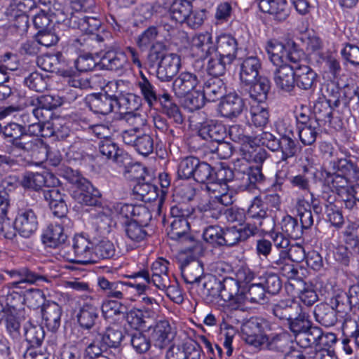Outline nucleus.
Returning a JSON list of instances; mask_svg holds the SVG:
<instances>
[{"label":"nucleus","instance_id":"f257e3e1","mask_svg":"<svg viewBox=\"0 0 359 359\" xmlns=\"http://www.w3.org/2000/svg\"><path fill=\"white\" fill-rule=\"evenodd\" d=\"M33 24L39 31L51 27L52 24H57L79 29L81 32L87 34H93L101 26V22L97 18H86L81 15H72L67 18V14L58 1H55L48 11H37L33 15Z\"/></svg>","mask_w":359,"mask_h":359},{"label":"nucleus","instance_id":"f03ea898","mask_svg":"<svg viewBox=\"0 0 359 359\" xmlns=\"http://www.w3.org/2000/svg\"><path fill=\"white\" fill-rule=\"evenodd\" d=\"M238 174L231 169L220 167L213 174L215 180L205 185V190L209 197L208 203L201 204L199 208L205 212H210V215L217 218L222 210L223 205L232 203V196L229 192L228 182L233 180Z\"/></svg>","mask_w":359,"mask_h":359},{"label":"nucleus","instance_id":"7ed1b4c3","mask_svg":"<svg viewBox=\"0 0 359 359\" xmlns=\"http://www.w3.org/2000/svg\"><path fill=\"white\" fill-rule=\"evenodd\" d=\"M254 273L246 267H242L236 273V278H225L222 282L215 281L219 289V296L233 309L241 307L248 301L244 291L247 285L256 281Z\"/></svg>","mask_w":359,"mask_h":359},{"label":"nucleus","instance_id":"20e7f679","mask_svg":"<svg viewBox=\"0 0 359 359\" xmlns=\"http://www.w3.org/2000/svg\"><path fill=\"white\" fill-rule=\"evenodd\" d=\"M92 222L97 226L101 231H108L113 220L116 218H131L142 216L150 219L148 210L142 205H134L122 203H104V205L98 207L96 212L92 215Z\"/></svg>","mask_w":359,"mask_h":359},{"label":"nucleus","instance_id":"39448f33","mask_svg":"<svg viewBox=\"0 0 359 359\" xmlns=\"http://www.w3.org/2000/svg\"><path fill=\"white\" fill-rule=\"evenodd\" d=\"M243 339L250 345L257 348H281L282 344L287 341V334L285 332L266 334L262 323L257 318H251L241 327Z\"/></svg>","mask_w":359,"mask_h":359},{"label":"nucleus","instance_id":"423d86ee","mask_svg":"<svg viewBox=\"0 0 359 359\" xmlns=\"http://www.w3.org/2000/svg\"><path fill=\"white\" fill-rule=\"evenodd\" d=\"M332 172L330 171L325 179L323 183V196L324 198L327 196L328 192L344 195L348 193L349 189L348 183L354 172L353 164L348 163L346 159L341 158L337 161L330 162Z\"/></svg>","mask_w":359,"mask_h":359},{"label":"nucleus","instance_id":"0eeeda50","mask_svg":"<svg viewBox=\"0 0 359 359\" xmlns=\"http://www.w3.org/2000/svg\"><path fill=\"white\" fill-rule=\"evenodd\" d=\"M108 87L114 91V94H109L105 90V93L93 94L88 97L89 107L93 112L108 114L113 110L114 106L118 104H119L120 108H123L126 105V109H133L137 107L136 104L131 106L130 101L136 99V97L133 94L118 97L116 94L118 83L116 82H109Z\"/></svg>","mask_w":359,"mask_h":359},{"label":"nucleus","instance_id":"6e6552de","mask_svg":"<svg viewBox=\"0 0 359 359\" xmlns=\"http://www.w3.org/2000/svg\"><path fill=\"white\" fill-rule=\"evenodd\" d=\"M330 303V306L325 304H320L315 309V315L317 320L326 327L335 324L337 322V312L346 313L351 309L348 293L341 289L334 290Z\"/></svg>","mask_w":359,"mask_h":359},{"label":"nucleus","instance_id":"1a4fd4ad","mask_svg":"<svg viewBox=\"0 0 359 359\" xmlns=\"http://www.w3.org/2000/svg\"><path fill=\"white\" fill-rule=\"evenodd\" d=\"M231 139L240 145L237 148L247 161L261 163L266 158L264 150L257 144V138H252L243 134V128L238 125L231 126L229 129Z\"/></svg>","mask_w":359,"mask_h":359},{"label":"nucleus","instance_id":"9d476101","mask_svg":"<svg viewBox=\"0 0 359 359\" xmlns=\"http://www.w3.org/2000/svg\"><path fill=\"white\" fill-rule=\"evenodd\" d=\"M265 48L271 62L277 67L297 64L303 55L294 43L284 45L276 39L268 41Z\"/></svg>","mask_w":359,"mask_h":359},{"label":"nucleus","instance_id":"9b49d317","mask_svg":"<svg viewBox=\"0 0 359 359\" xmlns=\"http://www.w3.org/2000/svg\"><path fill=\"white\" fill-rule=\"evenodd\" d=\"M163 43H157L150 53V58L160 59L156 76L161 81H170L179 71L181 67V58L176 53H166Z\"/></svg>","mask_w":359,"mask_h":359},{"label":"nucleus","instance_id":"f8f14e48","mask_svg":"<svg viewBox=\"0 0 359 359\" xmlns=\"http://www.w3.org/2000/svg\"><path fill=\"white\" fill-rule=\"evenodd\" d=\"M129 278L134 280L133 282H127L125 285L136 289L139 293V302L142 304L143 310L148 318H154L158 311L159 305L157 301L149 297L144 292L148 290L147 285L150 283V276L147 271H142L129 276Z\"/></svg>","mask_w":359,"mask_h":359},{"label":"nucleus","instance_id":"ddd939ff","mask_svg":"<svg viewBox=\"0 0 359 359\" xmlns=\"http://www.w3.org/2000/svg\"><path fill=\"white\" fill-rule=\"evenodd\" d=\"M223 93L224 87L222 81L212 79L203 87L200 85L198 90L196 91V97L187 100L185 108L191 111L199 109L204 105L205 100L213 102L222 97Z\"/></svg>","mask_w":359,"mask_h":359},{"label":"nucleus","instance_id":"4468645a","mask_svg":"<svg viewBox=\"0 0 359 359\" xmlns=\"http://www.w3.org/2000/svg\"><path fill=\"white\" fill-rule=\"evenodd\" d=\"M128 58L138 68L142 67V63L136 51L132 48H128L126 53L109 51L100 58V69L117 71L130 68Z\"/></svg>","mask_w":359,"mask_h":359},{"label":"nucleus","instance_id":"2eb2a0df","mask_svg":"<svg viewBox=\"0 0 359 359\" xmlns=\"http://www.w3.org/2000/svg\"><path fill=\"white\" fill-rule=\"evenodd\" d=\"M73 250L71 255L64 252V258L69 262L87 264L94 262L93 245L90 240L83 234H77L73 238Z\"/></svg>","mask_w":359,"mask_h":359},{"label":"nucleus","instance_id":"dca6fc26","mask_svg":"<svg viewBox=\"0 0 359 359\" xmlns=\"http://www.w3.org/2000/svg\"><path fill=\"white\" fill-rule=\"evenodd\" d=\"M147 331L151 342L161 349L169 346L175 335L169 321L165 319L159 320L150 325Z\"/></svg>","mask_w":359,"mask_h":359},{"label":"nucleus","instance_id":"f3484780","mask_svg":"<svg viewBox=\"0 0 359 359\" xmlns=\"http://www.w3.org/2000/svg\"><path fill=\"white\" fill-rule=\"evenodd\" d=\"M199 87L197 76L187 72L180 74L172 83V90L177 97L184 99L182 104L184 107L188 98L196 97V91L198 90Z\"/></svg>","mask_w":359,"mask_h":359},{"label":"nucleus","instance_id":"a211bd4d","mask_svg":"<svg viewBox=\"0 0 359 359\" xmlns=\"http://www.w3.org/2000/svg\"><path fill=\"white\" fill-rule=\"evenodd\" d=\"M189 53L197 60H204L212 55L215 47L212 34L208 32L195 34L189 40Z\"/></svg>","mask_w":359,"mask_h":359},{"label":"nucleus","instance_id":"6ab92c4d","mask_svg":"<svg viewBox=\"0 0 359 359\" xmlns=\"http://www.w3.org/2000/svg\"><path fill=\"white\" fill-rule=\"evenodd\" d=\"M7 8V15L15 21L13 25L18 29L25 30L27 27V13L35 7L34 0H10Z\"/></svg>","mask_w":359,"mask_h":359},{"label":"nucleus","instance_id":"aec40b11","mask_svg":"<svg viewBox=\"0 0 359 359\" xmlns=\"http://www.w3.org/2000/svg\"><path fill=\"white\" fill-rule=\"evenodd\" d=\"M83 182L81 186L72 191V196L77 203L81 205L96 206L95 212L91 213L93 215L96 212L98 207L103 206L104 204L98 205L101 196L100 191L88 180Z\"/></svg>","mask_w":359,"mask_h":359},{"label":"nucleus","instance_id":"412c9836","mask_svg":"<svg viewBox=\"0 0 359 359\" xmlns=\"http://www.w3.org/2000/svg\"><path fill=\"white\" fill-rule=\"evenodd\" d=\"M122 138L126 144L134 146L142 155H148L153 151L154 141L147 134L140 135L133 130H125L122 134Z\"/></svg>","mask_w":359,"mask_h":359},{"label":"nucleus","instance_id":"4be33fe9","mask_svg":"<svg viewBox=\"0 0 359 359\" xmlns=\"http://www.w3.org/2000/svg\"><path fill=\"white\" fill-rule=\"evenodd\" d=\"M244 108L243 100L235 93H230L220 102L219 111L224 117L234 118L243 112Z\"/></svg>","mask_w":359,"mask_h":359},{"label":"nucleus","instance_id":"5701e85b","mask_svg":"<svg viewBox=\"0 0 359 359\" xmlns=\"http://www.w3.org/2000/svg\"><path fill=\"white\" fill-rule=\"evenodd\" d=\"M261 62L258 57L255 56L247 57L240 65L239 78L241 81L248 85L253 83L259 77Z\"/></svg>","mask_w":359,"mask_h":359},{"label":"nucleus","instance_id":"b1692460","mask_svg":"<svg viewBox=\"0 0 359 359\" xmlns=\"http://www.w3.org/2000/svg\"><path fill=\"white\" fill-rule=\"evenodd\" d=\"M15 226L22 236L29 237L38 227L35 213L32 210L19 212L15 219Z\"/></svg>","mask_w":359,"mask_h":359},{"label":"nucleus","instance_id":"393cba45","mask_svg":"<svg viewBox=\"0 0 359 359\" xmlns=\"http://www.w3.org/2000/svg\"><path fill=\"white\" fill-rule=\"evenodd\" d=\"M289 257L288 251L281 250L279 252L278 258H274L271 261L273 268L278 269L281 275L289 280H294L298 277V269Z\"/></svg>","mask_w":359,"mask_h":359},{"label":"nucleus","instance_id":"a878e982","mask_svg":"<svg viewBox=\"0 0 359 359\" xmlns=\"http://www.w3.org/2000/svg\"><path fill=\"white\" fill-rule=\"evenodd\" d=\"M258 2L262 12L272 15L277 20H285L289 15L286 0H258Z\"/></svg>","mask_w":359,"mask_h":359},{"label":"nucleus","instance_id":"bb28decb","mask_svg":"<svg viewBox=\"0 0 359 359\" xmlns=\"http://www.w3.org/2000/svg\"><path fill=\"white\" fill-rule=\"evenodd\" d=\"M237 43L230 34H220L217 37V48L215 53L226 57L227 62H233L236 58Z\"/></svg>","mask_w":359,"mask_h":359},{"label":"nucleus","instance_id":"cd10ccee","mask_svg":"<svg viewBox=\"0 0 359 359\" xmlns=\"http://www.w3.org/2000/svg\"><path fill=\"white\" fill-rule=\"evenodd\" d=\"M168 262L162 258H159L153 262L151 265L152 275L150 283H152L160 290H164L170 283L167 273Z\"/></svg>","mask_w":359,"mask_h":359},{"label":"nucleus","instance_id":"c85d7f7f","mask_svg":"<svg viewBox=\"0 0 359 359\" xmlns=\"http://www.w3.org/2000/svg\"><path fill=\"white\" fill-rule=\"evenodd\" d=\"M294 67L292 64L278 66L274 72V81L283 90H291L295 83Z\"/></svg>","mask_w":359,"mask_h":359},{"label":"nucleus","instance_id":"c756f323","mask_svg":"<svg viewBox=\"0 0 359 359\" xmlns=\"http://www.w3.org/2000/svg\"><path fill=\"white\" fill-rule=\"evenodd\" d=\"M178 208H171V214L173 220L171 222L170 228L168 232L169 237L172 240H178L185 236L189 230V223L183 215H178Z\"/></svg>","mask_w":359,"mask_h":359},{"label":"nucleus","instance_id":"7c9ffc66","mask_svg":"<svg viewBox=\"0 0 359 359\" xmlns=\"http://www.w3.org/2000/svg\"><path fill=\"white\" fill-rule=\"evenodd\" d=\"M44 198L55 216L62 217L66 214L67 206L65 201L64 196L58 189L53 188L46 191L44 192Z\"/></svg>","mask_w":359,"mask_h":359},{"label":"nucleus","instance_id":"2f4dec72","mask_svg":"<svg viewBox=\"0 0 359 359\" xmlns=\"http://www.w3.org/2000/svg\"><path fill=\"white\" fill-rule=\"evenodd\" d=\"M67 235L60 224H51L45 230L42 236V240L45 245L50 248H56L64 243L67 239Z\"/></svg>","mask_w":359,"mask_h":359},{"label":"nucleus","instance_id":"473e14b6","mask_svg":"<svg viewBox=\"0 0 359 359\" xmlns=\"http://www.w3.org/2000/svg\"><path fill=\"white\" fill-rule=\"evenodd\" d=\"M248 121L256 127L265 126L269 119V113L265 102H251Z\"/></svg>","mask_w":359,"mask_h":359},{"label":"nucleus","instance_id":"72a5a7b5","mask_svg":"<svg viewBox=\"0 0 359 359\" xmlns=\"http://www.w3.org/2000/svg\"><path fill=\"white\" fill-rule=\"evenodd\" d=\"M225 130L223 126L217 123L213 120H208L201 124L198 134L203 139H211L216 142H220L224 138Z\"/></svg>","mask_w":359,"mask_h":359},{"label":"nucleus","instance_id":"f704fd0d","mask_svg":"<svg viewBox=\"0 0 359 359\" xmlns=\"http://www.w3.org/2000/svg\"><path fill=\"white\" fill-rule=\"evenodd\" d=\"M294 79L298 87L307 90L314 84L317 74L309 66L299 65L294 67Z\"/></svg>","mask_w":359,"mask_h":359},{"label":"nucleus","instance_id":"c9c22d12","mask_svg":"<svg viewBox=\"0 0 359 359\" xmlns=\"http://www.w3.org/2000/svg\"><path fill=\"white\" fill-rule=\"evenodd\" d=\"M172 2L170 6V16L172 21L178 23L186 22L191 11V5L187 0H169Z\"/></svg>","mask_w":359,"mask_h":359},{"label":"nucleus","instance_id":"e433bc0d","mask_svg":"<svg viewBox=\"0 0 359 359\" xmlns=\"http://www.w3.org/2000/svg\"><path fill=\"white\" fill-rule=\"evenodd\" d=\"M250 86V95L252 102H265L267 98V94L270 89V82L269 79L264 76H259L253 83Z\"/></svg>","mask_w":359,"mask_h":359},{"label":"nucleus","instance_id":"4c0bfd02","mask_svg":"<svg viewBox=\"0 0 359 359\" xmlns=\"http://www.w3.org/2000/svg\"><path fill=\"white\" fill-rule=\"evenodd\" d=\"M42 317L49 330H56L60 325L61 309L60 306L55 302L48 304L43 309Z\"/></svg>","mask_w":359,"mask_h":359},{"label":"nucleus","instance_id":"58836bf2","mask_svg":"<svg viewBox=\"0 0 359 359\" xmlns=\"http://www.w3.org/2000/svg\"><path fill=\"white\" fill-rule=\"evenodd\" d=\"M299 136L304 145L313 144L319 131V123L316 120H309L308 123L299 125Z\"/></svg>","mask_w":359,"mask_h":359},{"label":"nucleus","instance_id":"ea45409f","mask_svg":"<svg viewBox=\"0 0 359 359\" xmlns=\"http://www.w3.org/2000/svg\"><path fill=\"white\" fill-rule=\"evenodd\" d=\"M244 293L248 297V301L237 309H247L248 303H260L265 297L266 291L262 282L257 278L248 286L247 290L245 289Z\"/></svg>","mask_w":359,"mask_h":359},{"label":"nucleus","instance_id":"a19ab883","mask_svg":"<svg viewBox=\"0 0 359 359\" xmlns=\"http://www.w3.org/2000/svg\"><path fill=\"white\" fill-rule=\"evenodd\" d=\"M158 42L163 43L161 39V29L158 30L156 27H149L137 38V44L141 48H147L151 45V49H153L154 46Z\"/></svg>","mask_w":359,"mask_h":359},{"label":"nucleus","instance_id":"79ce46f5","mask_svg":"<svg viewBox=\"0 0 359 359\" xmlns=\"http://www.w3.org/2000/svg\"><path fill=\"white\" fill-rule=\"evenodd\" d=\"M209 60L207 65V71L210 75L213 76H219L223 75L226 69V67L232 62H227L226 57H223L216 53L208 56Z\"/></svg>","mask_w":359,"mask_h":359},{"label":"nucleus","instance_id":"37998d69","mask_svg":"<svg viewBox=\"0 0 359 359\" xmlns=\"http://www.w3.org/2000/svg\"><path fill=\"white\" fill-rule=\"evenodd\" d=\"M121 304L115 300H105L102 305V316L111 323H115L123 316Z\"/></svg>","mask_w":359,"mask_h":359},{"label":"nucleus","instance_id":"c03bdc74","mask_svg":"<svg viewBox=\"0 0 359 359\" xmlns=\"http://www.w3.org/2000/svg\"><path fill=\"white\" fill-rule=\"evenodd\" d=\"M301 310V306L292 301H282L273 306V314L280 319H292L294 311Z\"/></svg>","mask_w":359,"mask_h":359},{"label":"nucleus","instance_id":"a18cd8bd","mask_svg":"<svg viewBox=\"0 0 359 359\" xmlns=\"http://www.w3.org/2000/svg\"><path fill=\"white\" fill-rule=\"evenodd\" d=\"M320 336V330L318 327H312L309 330L297 334L295 341L302 348H306L313 345L317 346L318 339Z\"/></svg>","mask_w":359,"mask_h":359},{"label":"nucleus","instance_id":"49530a36","mask_svg":"<svg viewBox=\"0 0 359 359\" xmlns=\"http://www.w3.org/2000/svg\"><path fill=\"white\" fill-rule=\"evenodd\" d=\"M289 325L291 331L296 335L297 334L308 330L310 326V322L308 319V315L302 309L294 312L292 319H289Z\"/></svg>","mask_w":359,"mask_h":359},{"label":"nucleus","instance_id":"de8ad7c7","mask_svg":"<svg viewBox=\"0 0 359 359\" xmlns=\"http://www.w3.org/2000/svg\"><path fill=\"white\" fill-rule=\"evenodd\" d=\"M36 40L39 44L46 47L56 44L59 40L56 25L38 31L36 34Z\"/></svg>","mask_w":359,"mask_h":359},{"label":"nucleus","instance_id":"09e8293b","mask_svg":"<svg viewBox=\"0 0 359 359\" xmlns=\"http://www.w3.org/2000/svg\"><path fill=\"white\" fill-rule=\"evenodd\" d=\"M203 273V267L198 261H193L189 264L183 266L182 269V273L188 283L198 282Z\"/></svg>","mask_w":359,"mask_h":359},{"label":"nucleus","instance_id":"8fccbe9b","mask_svg":"<svg viewBox=\"0 0 359 359\" xmlns=\"http://www.w3.org/2000/svg\"><path fill=\"white\" fill-rule=\"evenodd\" d=\"M123 338V335L121 330L109 327L107 329L103 334H100L96 341L101 342L106 346L116 347L121 344Z\"/></svg>","mask_w":359,"mask_h":359},{"label":"nucleus","instance_id":"3c124183","mask_svg":"<svg viewBox=\"0 0 359 359\" xmlns=\"http://www.w3.org/2000/svg\"><path fill=\"white\" fill-rule=\"evenodd\" d=\"M143 222V219L138 218L137 220L129 222L126 226V233L127 237L135 243H139L143 241L147 236V232L143 226L138 222Z\"/></svg>","mask_w":359,"mask_h":359},{"label":"nucleus","instance_id":"603ef678","mask_svg":"<svg viewBox=\"0 0 359 359\" xmlns=\"http://www.w3.org/2000/svg\"><path fill=\"white\" fill-rule=\"evenodd\" d=\"M97 318L96 308L88 304L84 305L77 316L80 325L86 329L90 328L94 325Z\"/></svg>","mask_w":359,"mask_h":359},{"label":"nucleus","instance_id":"864d4df0","mask_svg":"<svg viewBox=\"0 0 359 359\" xmlns=\"http://www.w3.org/2000/svg\"><path fill=\"white\" fill-rule=\"evenodd\" d=\"M248 215L250 219L258 222L259 225L263 224V220L266 217V207L262 200L255 197L248 210Z\"/></svg>","mask_w":359,"mask_h":359},{"label":"nucleus","instance_id":"5fc2aeb1","mask_svg":"<svg viewBox=\"0 0 359 359\" xmlns=\"http://www.w3.org/2000/svg\"><path fill=\"white\" fill-rule=\"evenodd\" d=\"M25 336L26 340L32 347L40 346L45 337L43 328L41 325L29 324L25 327Z\"/></svg>","mask_w":359,"mask_h":359},{"label":"nucleus","instance_id":"6e6d98bb","mask_svg":"<svg viewBox=\"0 0 359 359\" xmlns=\"http://www.w3.org/2000/svg\"><path fill=\"white\" fill-rule=\"evenodd\" d=\"M1 320L10 334L15 336L18 333L20 323L15 316L14 308L4 310L1 314Z\"/></svg>","mask_w":359,"mask_h":359},{"label":"nucleus","instance_id":"4d7b16f0","mask_svg":"<svg viewBox=\"0 0 359 359\" xmlns=\"http://www.w3.org/2000/svg\"><path fill=\"white\" fill-rule=\"evenodd\" d=\"M321 93L323 98L329 103H338L341 99V91L338 86L333 81H327L323 84Z\"/></svg>","mask_w":359,"mask_h":359},{"label":"nucleus","instance_id":"13d9d810","mask_svg":"<svg viewBox=\"0 0 359 359\" xmlns=\"http://www.w3.org/2000/svg\"><path fill=\"white\" fill-rule=\"evenodd\" d=\"M197 165H198L197 158L190 156L183 159L178 166L177 174L179 177L188 179L194 177Z\"/></svg>","mask_w":359,"mask_h":359},{"label":"nucleus","instance_id":"bf43d9fd","mask_svg":"<svg viewBox=\"0 0 359 359\" xmlns=\"http://www.w3.org/2000/svg\"><path fill=\"white\" fill-rule=\"evenodd\" d=\"M280 227L284 234L291 238H298L301 235V230L297 220L291 216L287 215L283 218Z\"/></svg>","mask_w":359,"mask_h":359},{"label":"nucleus","instance_id":"052dcab7","mask_svg":"<svg viewBox=\"0 0 359 359\" xmlns=\"http://www.w3.org/2000/svg\"><path fill=\"white\" fill-rule=\"evenodd\" d=\"M194 178L200 183H205V185H208L210 182L215 180L211 166L207 163L198 161V165L196 168Z\"/></svg>","mask_w":359,"mask_h":359},{"label":"nucleus","instance_id":"680f3d73","mask_svg":"<svg viewBox=\"0 0 359 359\" xmlns=\"http://www.w3.org/2000/svg\"><path fill=\"white\" fill-rule=\"evenodd\" d=\"M99 64L100 58L94 57L90 54L80 55L74 62L75 67L79 72L93 70L95 67L100 69Z\"/></svg>","mask_w":359,"mask_h":359},{"label":"nucleus","instance_id":"e2e57ef3","mask_svg":"<svg viewBox=\"0 0 359 359\" xmlns=\"http://www.w3.org/2000/svg\"><path fill=\"white\" fill-rule=\"evenodd\" d=\"M359 223L357 221L349 222L344 231V240L346 248H353L358 244Z\"/></svg>","mask_w":359,"mask_h":359},{"label":"nucleus","instance_id":"0e129e2a","mask_svg":"<svg viewBox=\"0 0 359 359\" xmlns=\"http://www.w3.org/2000/svg\"><path fill=\"white\" fill-rule=\"evenodd\" d=\"M126 318L127 323L134 330L142 328L146 323V319L149 318L143 310L137 309L128 311Z\"/></svg>","mask_w":359,"mask_h":359},{"label":"nucleus","instance_id":"69168bd1","mask_svg":"<svg viewBox=\"0 0 359 359\" xmlns=\"http://www.w3.org/2000/svg\"><path fill=\"white\" fill-rule=\"evenodd\" d=\"M44 182L41 173L27 172L20 182V184L26 189L39 190L43 187Z\"/></svg>","mask_w":359,"mask_h":359},{"label":"nucleus","instance_id":"338daca9","mask_svg":"<svg viewBox=\"0 0 359 359\" xmlns=\"http://www.w3.org/2000/svg\"><path fill=\"white\" fill-rule=\"evenodd\" d=\"M258 279L262 282V285L264 287L266 292L269 294H275L281 288L280 280L276 274L266 273L264 276L258 278Z\"/></svg>","mask_w":359,"mask_h":359},{"label":"nucleus","instance_id":"774afa93","mask_svg":"<svg viewBox=\"0 0 359 359\" xmlns=\"http://www.w3.org/2000/svg\"><path fill=\"white\" fill-rule=\"evenodd\" d=\"M25 85L30 89L42 92L47 88V80L39 72H32L25 79Z\"/></svg>","mask_w":359,"mask_h":359}]
</instances>
